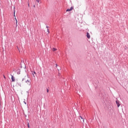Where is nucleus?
<instances>
[{
	"label": "nucleus",
	"instance_id": "12",
	"mask_svg": "<svg viewBox=\"0 0 128 128\" xmlns=\"http://www.w3.org/2000/svg\"><path fill=\"white\" fill-rule=\"evenodd\" d=\"M28 6H30V4H28Z\"/></svg>",
	"mask_w": 128,
	"mask_h": 128
},
{
	"label": "nucleus",
	"instance_id": "13",
	"mask_svg": "<svg viewBox=\"0 0 128 128\" xmlns=\"http://www.w3.org/2000/svg\"><path fill=\"white\" fill-rule=\"evenodd\" d=\"M47 92H48V90H47Z\"/></svg>",
	"mask_w": 128,
	"mask_h": 128
},
{
	"label": "nucleus",
	"instance_id": "5",
	"mask_svg": "<svg viewBox=\"0 0 128 128\" xmlns=\"http://www.w3.org/2000/svg\"><path fill=\"white\" fill-rule=\"evenodd\" d=\"M86 36H87L88 38H90V35L89 32L86 33Z\"/></svg>",
	"mask_w": 128,
	"mask_h": 128
},
{
	"label": "nucleus",
	"instance_id": "6",
	"mask_svg": "<svg viewBox=\"0 0 128 128\" xmlns=\"http://www.w3.org/2000/svg\"><path fill=\"white\" fill-rule=\"evenodd\" d=\"M80 120H82L83 122H84V118H82V116H80Z\"/></svg>",
	"mask_w": 128,
	"mask_h": 128
},
{
	"label": "nucleus",
	"instance_id": "3",
	"mask_svg": "<svg viewBox=\"0 0 128 128\" xmlns=\"http://www.w3.org/2000/svg\"><path fill=\"white\" fill-rule=\"evenodd\" d=\"M116 104L118 108L120 106V101H118V100H116Z\"/></svg>",
	"mask_w": 128,
	"mask_h": 128
},
{
	"label": "nucleus",
	"instance_id": "18",
	"mask_svg": "<svg viewBox=\"0 0 128 128\" xmlns=\"http://www.w3.org/2000/svg\"><path fill=\"white\" fill-rule=\"evenodd\" d=\"M34 74H36V72H34Z\"/></svg>",
	"mask_w": 128,
	"mask_h": 128
},
{
	"label": "nucleus",
	"instance_id": "1",
	"mask_svg": "<svg viewBox=\"0 0 128 128\" xmlns=\"http://www.w3.org/2000/svg\"><path fill=\"white\" fill-rule=\"evenodd\" d=\"M22 82L26 86H30V80L29 79L28 76H26L23 78Z\"/></svg>",
	"mask_w": 128,
	"mask_h": 128
},
{
	"label": "nucleus",
	"instance_id": "17",
	"mask_svg": "<svg viewBox=\"0 0 128 128\" xmlns=\"http://www.w3.org/2000/svg\"><path fill=\"white\" fill-rule=\"evenodd\" d=\"M34 76V75L33 74Z\"/></svg>",
	"mask_w": 128,
	"mask_h": 128
},
{
	"label": "nucleus",
	"instance_id": "7",
	"mask_svg": "<svg viewBox=\"0 0 128 128\" xmlns=\"http://www.w3.org/2000/svg\"><path fill=\"white\" fill-rule=\"evenodd\" d=\"M12 82H14L16 80H14V77L12 75Z\"/></svg>",
	"mask_w": 128,
	"mask_h": 128
},
{
	"label": "nucleus",
	"instance_id": "10",
	"mask_svg": "<svg viewBox=\"0 0 128 128\" xmlns=\"http://www.w3.org/2000/svg\"><path fill=\"white\" fill-rule=\"evenodd\" d=\"M28 128H30V123H28Z\"/></svg>",
	"mask_w": 128,
	"mask_h": 128
},
{
	"label": "nucleus",
	"instance_id": "2",
	"mask_svg": "<svg viewBox=\"0 0 128 128\" xmlns=\"http://www.w3.org/2000/svg\"><path fill=\"white\" fill-rule=\"evenodd\" d=\"M16 11L14 10V16L16 17ZM15 20H16V26H18V20H16V18H15Z\"/></svg>",
	"mask_w": 128,
	"mask_h": 128
},
{
	"label": "nucleus",
	"instance_id": "9",
	"mask_svg": "<svg viewBox=\"0 0 128 128\" xmlns=\"http://www.w3.org/2000/svg\"><path fill=\"white\" fill-rule=\"evenodd\" d=\"M52 50H53V52H56V50H58V49L56 48H53L52 49Z\"/></svg>",
	"mask_w": 128,
	"mask_h": 128
},
{
	"label": "nucleus",
	"instance_id": "15",
	"mask_svg": "<svg viewBox=\"0 0 128 128\" xmlns=\"http://www.w3.org/2000/svg\"><path fill=\"white\" fill-rule=\"evenodd\" d=\"M56 66H58V64H56Z\"/></svg>",
	"mask_w": 128,
	"mask_h": 128
},
{
	"label": "nucleus",
	"instance_id": "8",
	"mask_svg": "<svg viewBox=\"0 0 128 128\" xmlns=\"http://www.w3.org/2000/svg\"><path fill=\"white\" fill-rule=\"evenodd\" d=\"M46 28H47V32L48 34H50V30H48V26H46Z\"/></svg>",
	"mask_w": 128,
	"mask_h": 128
},
{
	"label": "nucleus",
	"instance_id": "14",
	"mask_svg": "<svg viewBox=\"0 0 128 128\" xmlns=\"http://www.w3.org/2000/svg\"><path fill=\"white\" fill-rule=\"evenodd\" d=\"M34 8H36V6L34 5Z\"/></svg>",
	"mask_w": 128,
	"mask_h": 128
},
{
	"label": "nucleus",
	"instance_id": "16",
	"mask_svg": "<svg viewBox=\"0 0 128 128\" xmlns=\"http://www.w3.org/2000/svg\"><path fill=\"white\" fill-rule=\"evenodd\" d=\"M4 78H6V76H4Z\"/></svg>",
	"mask_w": 128,
	"mask_h": 128
},
{
	"label": "nucleus",
	"instance_id": "4",
	"mask_svg": "<svg viewBox=\"0 0 128 128\" xmlns=\"http://www.w3.org/2000/svg\"><path fill=\"white\" fill-rule=\"evenodd\" d=\"M74 10V7H71V8H70H70L68 9V10H66V12H70V10Z\"/></svg>",
	"mask_w": 128,
	"mask_h": 128
},
{
	"label": "nucleus",
	"instance_id": "11",
	"mask_svg": "<svg viewBox=\"0 0 128 128\" xmlns=\"http://www.w3.org/2000/svg\"><path fill=\"white\" fill-rule=\"evenodd\" d=\"M24 102L25 104H26V102L24 101Z\"/></svg>",
	"mask_w": 128,
	"mask_h": 128
}]
</instances>
